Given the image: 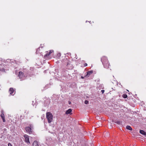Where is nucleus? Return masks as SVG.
<instances>
[{
  "label": "nucleus",
  "mask_w": 146,
  "mask_h": 146,
  "mask_svg": "<svg viewBox=\"0 0 146 146\" xmlns=\"http://www.w3.org/2000/svg\"><path fill=\"white\" fill-rule=\"evenodd\" d=\"M101 60L105 68H107L109 67V64L106 57H103Z\"/></svg>",
  "instance_id": "f257e3e1"
},
{
  "label": "nucleus",
  "mask_w": 146,
  "mask_h": 146,
  "mask_svg": "<svg viewBox=\"0 0 146 146\" xmlns=\"http://www.w3.org/2000/svg\"><path fill=\"white\" fill-rule=\"evenodd\" d=\"M46 117L48 123H50L52 120L53 115L50 112L46 113Z\"/></svg>",
  "instance_id": "f03ea898"
},
{
  "label": "nucleus",
  "mask_w": 146,
  "mask_h": 146,
  "mask_svg": "<svg viewBox=\"0 0 146 146\" xmlns=\"http://www.w3.org/2000/svg\"><path fill=\"white\" fill-rule=\"evenodd\" d=\"M24 137L25 138V142L28 144H30V142L29 141V136L27 135H24Z\"/></svg>",
  "instance_id": "7ed1b4c3"
},
{
  "label": "nucleus",
  "mask_w": 146,
  "mask_h": 146,
  "mask_svg": "<svg viewBox=\"0 0 146 146\" xmlns=\"http://www.w3.org/2000/svg\"><path fill=\"white\" fill-rule=\"evenodd\" d=\"M31 127V125H30V127H25V128L26 131L27 132L29 133V134H31L32 132Z\"/></svg>",
  "instance_id": "20e7f679"
},
{
  "label": "nucleus",
  "mask_w": 146,
  "mask_h": 146,
  "mask_svg": "<svg viewBox=\"0 0 146 146\" xmlns=\"http://www.w3.org/2000/svg\"><path fill=\"white\" fill-rule=\"evenodd\" d=\"M19 76L21 80H22L24 77V75L23 73L21 71H20L19 72Z\"/></svg>",
  "instance_id": "39448f33"
},
{
  "label": "nucleus",
  "mask_w": 146,
  "mask_h": 146,
  "mask_svg": "<svg viewBox=\"0 0 146 146\" xmlns=\"http://www.w3.org/2000/svg\"><path fill=\"white\" fill-rule=\"evenodd\" d=\"M1 112L2 113L1 115V116L3 119V121L5 122L6 121L5 120V116L3 114V112L2 111Z\"/></svg>",
  "instance_id": "423d86ee"
},
{
  "label": "nucleus",
  "mask_w": 146,
  "mask_h": 146,
  "mask_svg": "<svg viewBox=\"0 0 146 146\" xmlns=\"http://www.w3.org/2000/svg\"><path fill=\"white\" fill-rule=\"evenodd\" d=\"M14 90L13 88H10L9 90V92H10V94L11 95H12V94L14 91Z\"/></svg>",
  "instance_id": "0eeeda50"
},
{
  "label": "nucleus",
  "mask_w": 146,
  "mask_h": 146,
  "mask_svg": "<svg viewBox=\"0 0 146 146\" xmlns=\"http://www.w3.org/2000/svg\"><path fill=\"white\" fill-rule=\"evenodd\" d=\"M93 72V71H88L87 72V74L85 76H89L90 74H92Z\"/></svg>",
  "instance_id": "6e6552de"
},
{
  "label": "nucleus",
  "mask_w": 146,
  "mask_h": 146,
  "mask_svg": "<svg viewBox=\"0 0 146 146\" xmlns=\"http://www.w3.org/2000/svg\"><path fill=\"white\" fill-rule=\"evenodd\" d=\"M72 111V110L71 109H69L67 111H66V114H71V112Z\"/></svg>",
  "instance_id": "1a4fd4ad"
},
{
  "label": "nucleus",
  "mask_w": 146,
  "mask_h": 146,
  "mask_svg": "<svg viewBox=\"0 0 146 146\" xmlns=\"http://www.w3.org/2000/svg\"><path fill=\"white\" fill-rule=\"evenodd\" d=\"M139 132L142 134L146 135V133L143 130H140L139 131Z\"/></svg>",
  "instance_id": "9d476101"
},
{
  "label": "nucleus",
  "mask_w": 146,
  "mask_h": 146,
  "mask_svg": "<svg viewBox=\"0 0 146 146\" xmlns=\"http://www.w3.org/2000/svg\"><path fill=\"white\" fill-rule=\"evenodd\" d=\"M33 145V146H39L38 142L36 141L34 142Z\"/></svg>",
  "instance_id": "9b49d317"
},
{
  "label": "nucleus",
  "mask_w": 146,
  "mask_h": 146,
  "mask_svg": "<svg viewBox=\"0 0 146 146\" xmlns=\"http://www.w3.org/2000/svg\"><path fill=\"white\" fill-rule=\"evenodd\" d=\"M53 50H50L49 51V52L47 54H46L45 56H44L45 57L47 56H49L51 53L53 52Z\"/></svg>",
  "instance_id": "f8f14e48"
},
{
  "label": "nucleus",
  "mask_w": 146,
  "mask_h": 146,
  "mask_svg": "<svg viewBox=\"0 0 146 146\" xmlns=\"http://www.w3.org/2000/svg\"><path fill=\"white\" fill-rule=\"evenodd\" d=\"M126 128L128 130H132V128L129 125H127L126 126Z\"/></svg>",
  "instance_id": "ddd939ff"
},
{
  "label": "nucleus",
  "mask_w": 146,
  "mask_h": 146,
  "mask_svg": "<svg viewBox=\"0 0 146 146\" xmlns=\"http://www.w3.org/2000/svg\"><path fill=\"white\" fill-rule=\"evenodd\" d=\"M123 97L124 98H125L127 97V95L125 94H123Z\"/></svg>",
  "instance_id": "4468645a"
},
{
  "label": "nucleus",
  "mask_w": 146,
  "mask_h": 146,
  "mask_svg": "<svg viewBox=\"0 0 146 146\" xmlns=\"http://www.w3.org/2000/svg\"><path fill=\"white\" fill-rule=\"evenodd\" d=\"M84 103L86 104H88V101L87 100H86L84 101Z\"/></svg>",
  "instance_id": "2eb2a0df"
},
{
  "label": "nucleus",
  "mask_w": 146,
  "mask_h": 146,
  "mask_svg": "<svg viewBox=\"0 0 146 146\" xmlns=\"http://www.w3.org/2000/svg\"><path fill=\"white\" fill-rule=\"evenodd\" d=\"M39 50H40V48H38L37 49V50H36V53H39Z\"/></svg>",
  "instance_id": "dca6fc26"
},
{
  "label": "nucleus",
  "mask_w": 146,
  "mask_h": 146,
  "mask_svg": "<svg viewBox=\"0 0 146 146\" xmlns=\"http://www.w3.org/2000/svg\"><path fill=\"white\" fill-rule=\"evenodd\" d=\"M57 56L58 57H60V56H61V54L60 53H59L58 54H57Z\"/></svg>",
  "instance_id": "f3484780"
},
{
  "label": "nucleus",
  "mask_w": 146,
  "mask_h": 146,
  "mask_svg": "<svg viewBox=\"0 0 146 146\" xmlns=\"http://www.w3.org/2000/svg\"><path fill=\"white\" fill-rule=\"evenodd\" d=\"M115 123L119 124H120V122L119 121H117L116 122H115Z\"/></svg>",
  "instance_id": "a211bd4d"
},
{
  "label": "nucleus",
  "mask_w": 146,
  "mask_h": 146,
  "mask_svg": "<svg viewBox=\"0 0 146 146\" xmlns=\"http://www.w3.org/2000/svg\"><path fill=\"white\" fill-rule=\"evenodd\" d=\"M8 146H12L11 144L10 143H8Z\"/></svg>",
  "instance_id": "6ab92c4d"
},
{
  "label": "nucleus",
  "mask_w": 146,
  "mask_h": 146,
  "mask_svg": "<svg viewBox=\"0 0 146 146\" xmlns=\"http://www.w3.org/2000/svg\"><path fill=\"white\" fill-rule=\"evenodd\" d=\"M101 92L102 93H103L104 92V90H101Z\"/></svg>",
  "instance_id": "aec40b11"
},
{
  "label": "nucleus",
  "mask_w": 146,
  "mask_h": 146,
  "mask_svg": "<svg viewBox=\"0 0 146 146\" xmlns=\"http://www.w3.org/2000/svg\"><path fill=\"white\" fill-rule=\"evenodd\" d=\"M87 65V64L86 63H85L84 64V66H86Z\"/></svg>",
  "instance_id": "412c9836"
},
{
  "label": "nucleus",
  "mask_w": 146,
  "mask_h": 146,
  "mask_svg": "<svg viewBox=\"0 0 146 146\" xmlns=\"http://www.w3.org/2000/svg\"><path fill=\"white\" fill-rule=\"evenodd\" d=\"M68 104H71V102L70 101H68Z\"/></svg>",
  "instance_id": "4be33fe9"
},
{
  "label": "nucleus",
  "mask_w": 146,
  "mask_h": 146,
  "mask_svg": "<svg viewBox=\"0 0 146 146\" xmlns=\"http://www.w3.org/2000/svg\"><path fill=\"white\" fill-rule=\"evenodd\" d=\"M81 78H82V79H84V77L83 76H82L81 77Z\"/></svg>",
  "instance_id": "5701e85b"
}]
</instances>
